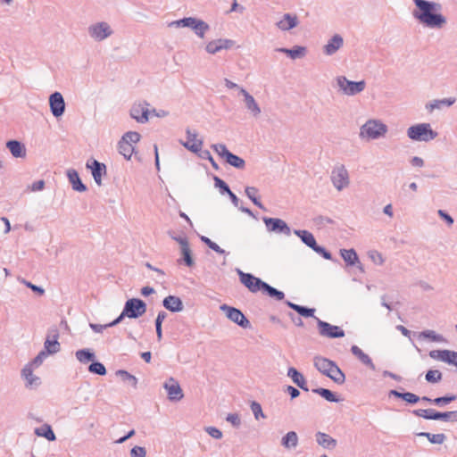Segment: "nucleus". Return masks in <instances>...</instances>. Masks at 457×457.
<instances>
[{
  "instance_id": "obj_1",
  "label": "nucleus",
  "mask_w": 457,
  "mask_h": 457,
  "mask_svg": "<svg viewBox=\"0 0 457 457\" xmlns=\"http://www.w3.org/2000/svg\"><path fill=\"white\" fill-rule=\"evenodd\" d=\"M416 8L413 16L421 24L428 28L440 29L446 23L445 17L441 13V5L427 0H414Z\"/></svg>"
},
{
  "instance_id": "obj_2",
  "label": "nucleus",
  "mask_w": 457,
  "mask_h": 457,
  "mask_svg": "<svg viewBox=\"0 0 457 457\" xmlns=\"http://www.w3.org/2000/svg\"><path fill=\"white\" fill-rule=\"evenodd\" d=\"M145 311L146 305L142 300L138 298H131L126 302L124 309L120 315L111 323L106 324L105 327H112L120 323L124 317L137 319L142 316L145 312Z\"/></svg>"
},
{
  "instance_id": "obj_3",
  "label": "nucleus",
  "mask_w": 457,
  "mask_h": 457,
  "mask_svg": "<svg viewBox=\"0 0 457 457\" xmlns=\"http://www.w3.org/2000/svg\"><path fill=\"white\" fill-rule=\"evenodd\" d=\"M314 365L319 371L330 378L336 383L342 384L345 382V374L328 359L317 357L314 360Z\"/></svg>"
},
{
  "instance_id": "obj_4",
  "label": "nucleus",
  "mask_w": 457,
  "mask_h": 457,
  "mask_svg": "<svg viewBox=\"0 0 457 457\" xmlns=\"http://www.w3.org/2000/svg\"><path fill=\"white\" fill-rule=\"evenodd\" d=\"M437 135V132L432 129L429 123L416 124L407 129V136L414 141H431Z\"/></svg>"
},
{
  "instance_id": "obj_5",
  "label": "nucleus",
  "mask_w": 457,
  "mask_h": 457,
  "mask_svg": "<svg viewBox=\"0 0 457 457\" xmlns=\"http://www.w3.org/2000/svg\"><path fill=\"white\" fill-rule=\"evenodd\" d=\"M140 140V135L135 131H129L119 142V151L126 159H130L135 150V144Z\"/></svg>"
},
{
  "instance_id": "obj_6",
  "label": "nucleus",
  "mask_w": 457,
  "mask_h": 457,
  "mask_svg": "<svg viewBox=\"0 0 457 457\" xmlns=\"http://www.w3.org/2000/svg\"><path fill=\"white\" fill-rule=\"evenodd\" d=\"M387 130L385 124L371 120L367 121L361 129V136L367 138H377L380 136H384Z\"/></svg>"
},
{
  "instance_id": "obj_7",
  "label": "nucleus",
  "mask_w": 457,
  "mask_h": 457,
  "mask_svg": "<svg viewBox=\"0 0 457 457\" xmlns=\"http://www.w3.org/2000/svg\"><path fill=\"white\" fill-rule=\"evenodd\" d=\"M213 150L222 158L224 159L230 165L238 168L243 169L245 167V161L240 158L237 155L233 154L230 153L225 145L222 144H217L212 145Z\"/></svg>"
},
{
  "instance_id": "obj_8",
  "label": "nucleus",
  "mask_w": 457,
  "mask_h": 457,
  "mask_svg": "<svg viewBox=\"0 0 457 457\" xmlns=\"http://www.w3.org/2000/svg\"><path fill=\"white\" fill-rule=\"evenodd\" d=\"M220 310L231 321L237 323L240 327L245 328L250 326L249 320L245 318L240 310L228 306L226 304L221 305Z\"/></svg>"
},
{
  "instance_id": "obj_9",
  "label": "nucleus",
  "mask_w": 457,
  "mask_h": 457,
  "mask_svg": "<svg viewBox=\"0 0 457 457\" xmlns=\"http://www.w3.org/2000/svg\"><path fill=\"white\" fill-rule=\"evenodd\" d=\"M337 84L345 94L350 96L361 92L365 87V82L363 80L353 82L346 79L345 77H339L337 79Z\"/></svg>"
},
{
  "instance_id": "obj_10",
  "label": "nucleus",
  "mask_w": 457,
  "mask_h": 457,
  "mask_svg": "<svg viewBox=\"0 0 457 457\" xmlns=\"http://www.w3.org/2000/svg\"><path fill=\"white\" fill-rule=\"evenodd\" d=\"M414 413L420 417H422L426 420H448L452 418L457 417V412L455 411H448V412H438L432 409H420L414 411Z\"/></svg>"
},
{
  "instance_id": "obj_11",
  "label": "nucleus",
  "mask_w": 457,
  "mask_h": 457,
  "mask_svg": "<svg viewBox=\"0 0 457 457\" xmlns=\"http://www.w3.org/2000/svg\"><path fill=\"white\" fill-rule=\"evenodd\" d=\"M148 104L145 102L135 103L130 110V115L137 122L145 123L149 119L151 112L147 108Z\"/></svg>"
},
{
  "instance_id": "obj_12",
  "label": "nucleus",
  "mask_w": 457,
  "mask_h": 457,
  "mask_svg": "<svg viewBox=\"0 0 457 457\" xmlns=\"http://www.w3.org/2000/svg\"><path fill=\"white\" fill-rule=\"evenodd\" d=\"M240 281L244 284L252 293H256L258 291H262L263 284L265 282L262 281L260 278L253 276L249 273H244L239 271Z\"/></svg>"
},
{
  "instance_id": "obj_13",
  "label": "nucleus",
  "mask_w": 457,
  "mask_h": 457,
  "mask_svg": "<svg viewBox=\"0 0 457 457\" xmlns=\"http://www.w3.org/2000/svg\"><path fill=\"white\" fill-rule=\"evenodd\" d=\"M320 328V335L327 337H343L345 336V332L337 326L330 325L328 322L319 320L318 322Z\"/></svg>"
},
{
  "instance_id": "obj_14",
  "label": "nucleus",
  "mask_w": 457,
  "mask_h": 457,
  "mask_svg": "<svg viewBox=\"0 0 457 457\" xmlns=\"http://www.w3.org/2000/svg\"><path fill=\"white\" fill-rule=\"evenodd\" d=\"M332 181L338 190H341L349 184L348 172L345 167H338L333 170Z\"/></svg>"
},
{
  "instance_id": "obj_15",
  "label": "nucleus",
  "mask_w": 457,
  "mask_h": 457,
  "mask_svg": "<svg viewBox=\"0 0 457 457\" xmlns=\"http://www.w3.org/2000/svg\"><path fill=\"white\" fill-rule=\"evenodd\" d=\"M430 357L436 360L453 364L457 367V353L449 350H437L432 351L429 353Z\"/></svg>"
},
{
  "instance_id": "obj_16",
  "label": "nucleus",
  "mask_w": 457,
  "mask_h": 457,
  "mask_svg": "<svg viewBox=\"0 0 457 457\" xmlns=\"http://www.w3.org/2000/svg\"><path fill=\"white\" fill-rule=\"evenodd\" d=\"M49 104L52 113L55 117H59L63 113L65 104L63 97L60 93L55 92L53 95H51L49 98Z\"/></svg>"
},
{
  "instance_id": "obj_17",
  "label": "nucleus",
  "mask_w": 457,
  "mask_h": 457,
  "mask_svg": "<svg viewBox=\"0 0 457 457\" xmlns=\"http://www.w3.org/2000/svg\"><path fill=\"white\" fill-rule=\"evenodd\" d=\"M164 387L167 390L170 400L179 401L183 397L179 384L172 378L164 384Z\"/></svg>"
},
{
  "instance_id": "obj_18",
  "label": "nucleus",
  "mask_w": 457,
  "mask_h": 457,
  "mask_svg": "<svg viewBox=\"0 0 457 457\" xmlns=\"http://www.w3.org/2000/svg\"><path fill=\"white\" fill-rule=\"evenodd\" d=\"M90 34L96 39L103 40L112 34V30L107 23L101 22L90 28Z\"/></svg>"
},
{
  "instance_id": "obj_19",
  "label": "nucleus",
  "mask_w": 457,
  "mask_h": 457,
  "mask_svg": "<svg viewBox=\"0 0 457 457\" xmlns=\"http://www.w3.org/2000/svg\"><path fill=\"white\" fill-rule=\"evenodd\" d=\"M87 167L91 170L95 181L101 185L102 177L106 173L105 165L93 160L91 163L87 162Z\"/></svg>"
},
{
  "instance_id": "obj_20",
  "label": "nucleus",
  "mask_w": 457,
  "mask_h": 457,
  "mask_svg": "<svg viewBox=\"0 0 457 457\" xmlns=\"http://www.w3.org/2000/svg\"><path fill=\"white\" fill-rule=\"evenodd\" d=\"M233 46V41L228 39H218L211 41L206 46V51L210 54H215L222 49L230 48Z\"/></svg>"
},
{
  "instance_id": "obj_21",
  "label": "nucleus",
  "mask_w": 457,
  "mask_h": 457,
  "mask_svg": "<svg viewBox=\"0 0 457 457\" xmlns=\"http://www.w3.org/2000/svg\"><path fill=\"white\" fill-rule=\"evenodd\" d=\"M187 139L183 143L184 146L192 152H198L202 149L203 142L197 137L196 133H192L190 130L187 131Z\"/></svg>"
},
{
  "instance_id": "obj_22",
  "label": "nucleus",
  "mask_w": 457,
  "mask_h": 457,
  "mask_svg": "<svg viewBox=\"0 0 457 457\" xmlns=\"http://www.w3.org/2000/svg\"><path fill=\"white\" fill-rule=\"evenodd\" d=\"M264 222L267 226V228L270 231H286L287 233L289 232V228L286 222L280 219H275V218H265Z\"/></svg>"
},
{
  "instance_id": "obj_23",
  "label": "nucleus",
  "mask_w": 457,
  "mask_h": 457,
  "mask_svg": "<svg viewBox=\"0 0 457 457\" xmlns=\"http://www.w3.org/2000/svg\"><path fill=\"white\" fill-rule=\"evenodd\" d=\"M295 234L301 237V239L315 252L323 251L322 247H320L312 233L307 230H297Z\"/></svg>"
},
{
  "instance_id": "obj_24",
  "label": "nucleus",
  "mask_w": 457,
  "mask_h": 457,
  "mask_svg": "<svg viewBox=\"0 0 457 457\" xmlns=\"http://www.w3.org/2000/svg\"><path fill=\"white\" fill-rule=\"evenodd\" d=\"M163 306L173 312H180L183 309V303L181 300L174 295H169L163 300Z\"/></svg>"
},
{
  "instance_id": "obj_25",
  "label": "nucleus",
  "mask_w": 457,
  "mask_h": 457,
  "mask_svg": "<svg viewBox=\"0 0 457 457\" xmlns=\"http://www.w3.org/2000/svg\"><path fill=\"white\" fill-rule=\"evenodd\" d=\"M6 146L14 157H25L26 149L24 145L19 141L10 140L7 142Z\"/></svg>"
},
{
  "instance_id": "obj_26",
  "label": "nucleus",
  "mask_w": 457,
  "mask_h": 457,
  "mask_svg": "<svg viewBox=\"0 0 457 457\" xmlns=\"http://www.w3.org/2000/svg\"><path fill=\"white\" fill-rule=\"evenodd\" d=\"M277 25L282 30H288L297 25V17L288 13L285 14Z\"/></svg>"
},
{
  "instance_id": "obj_27",
  "label": "nucleus",
  "mask_w": 457,
  "mask_h": 457,
  "mask_svg": "<svg viewBox=\"0 0 457 457\" xmlns=\"http://www.w3.org/2000/svg\"><path fill=\"white\" fill-rule=\"evenodd\" d=\"M287 375L292 378L294 383L296 384L300 388L308 391L304 377L300 372H298L295 368H289Z\"/></svg>"
},
{
  "instance_id": "obj_28",
  "label": "nucleus",
  "mask_w": 457,
  "mask_h": 457,
  "mask_svg": "<svg viewBox=\"0 0 457 457\" xmlns=\"http://www.w3.org/2000/svg\"><path fill=\"white\" fill-rule=\"evenodd\" d=\"M241 93L245 97V105L248 108V110H250L253 113V115H259L261 110L257 103L255 102L254 98L243 88L241 89Z\"/></svg>"
},
{
  "instance_id": "obj_29",
  "label": "nucleus",
  "mask_w": 457,
  "mask_h": 457,
  "mask_svg": "<svg viewBox=\"0 0 457 457\" xmlns=\"http://www.w3.org/2000/svg\"><path fill=\"white\" fill-rule=\"evenodd\" d=\"M343 46V38L336 35L325 46V52L327 54L330 55L337 51Z\"/></svg>"
},
{
  "instance_id": "obj_30",
  "label": "nucleus",
  "mask_w": 457,
  "mask_h": 457,
  "mask_svg": "<svg viewBox=\"0 0 457 457\" xmlns=\"http://www.w3.org/2000/svg\"><path fill=\"white\" fill-rule=\"evenodd\" d=\"M316 440L324 448H334L337 445V441L334 438L321 432L317 433Z\"/></svg>"
},
{
  "instance_id": "obj_31",
  "label": "nucleus",
  "mask_w": 457,
  "mask_h": 457,
  "mask_svg": "<svg viewBox=\"0 0 457 457\" xmlns=\"http://www.w3.org/2000/svg\"><path fill=\"white\" fill-rule=\"evenodd\" d=\"M53 339L47 338L45 342V349L46 355L55 353L60 350V344L58 343L57 340L58 334L56 331L53 335Z\"/></svg>"
},
{
  "instance_id": "obj_32",
  "label": "nucleus",
  "mask_w": 457,
  "mask_h": 457,
  "mask_svg": "<svg viewBox=\"0 0 457 457\" xmlns=\"http://www.w3.org/2000/svg\"><path fill=\"white\" fill-rule=\"evenodd\" d=\"M351 351H352L353 354L355 355L357 358H359V360L362 363L374 369V364H373L371 359L370 358V356L368 354L363 353V351L360 347H358L357 345H353L351 348Z\"/></svg>"
},
{
  "instance_id": "obj_33",
  "label": "nucleus",
  "mask_w": 457,
  "mask_h": 457,
  "mask_svg": "<svg viewBox=\"0 0 457 457\" xmlns=\"http://www.w3.org/2000/svg\"><path fill=\"white\" fill-rule=\"evenodd\" d=\"M68 177H69L71 183L72 184L74 190L79 191V192L86 190V187L81 183L77 171H75L73 170H69Z\"/></svg>"
},
{
  "instance_id": "obj_34",
  "label": "nucleus",
  "mask_w": 457,
  "mask_h": 457,
  "mask_svg": "<svg viewBox=\"0 0 457 457\" xmlns=\"http://www.w3.org/2000/svg\"><path fill=\"white\" fill-rule=\"evenodd\" d=\"M455 102L454 98H445L443 100H434L432 103L427 105V109L429 112H433L435 109H440L444 105L451 106Z\"/></svg>"
},
{
  "instance_id": "obj_35",
  "label": "nucleus",
  "mask_w": 457,
  "mask_h": 457,
  "mask_svg": "<svg viewBox=\"0 0 457 457\" xmlns=\"http://www.w3.org/2000/svg\"><path fill=\"white\" fill-rule=\"evenodd\" d=\"M35 433L39 436L46 437L49 441H54L55 439L54 433L49 425H43L40 428H36Z\"/></svg>"
},
{
  "instance_id": "obj_36",
  "label": "nucleus",
  "mask_w": 457,
  "mask_h": 457,
  "mask_svg": "<svg viewBox=\"0 0 457 457\" xmlns=\"http://www.w3.org/2000/svg\"><path fill=\"white\" fill-rule=\"evenodd\" d=\"M298 443V437L295 432L291 431L288 432L283 438H282V445L286 448L295 447L297 445Z\"/></svg>"
},
{
  "instance_id": "obj_37",
  "label": "nucleus",
  "mask_w": 457,
  "mask_h": 457,
  "mask_svg": "<svg viewBox=\"0 0 457 457\" xmlns=\"http://www.w3.org/2000/svg\"><path fill=\"white\" fill-rule=\"evenodd\" d=\"M391 394L398 398H402L403 400H404L405 402L410 403H416L420 400V397L418 395H416L415 394H412V393H409V392L408 393H399L395 390H392Z\"/></svg>"
},
{
  "instance_id": "obj_38",
  "label": "nucleus",
  "mask_w": 457,
  "mask_h": 457,
  "mask_svg": "<svg viewBox=\"0 0 457 457\" xmlns=\"http://www.w3.org/2000/svg\"><path fill=\"white\" fill-rule=\"evenodd\" d=\"M287 305L303 317H312L314 314V312H315L314 309H309V308L293 303L291 302H288Z\"/></svg>"
},
{
  "instance_id": "obj_39",
  "label": "nucleus",
  "mask_w": 457,
  "mask_h": 457,
  "mask_svg": "<svg viewBox=\"0 0 457 457\" xmlns=\"http://www.w3.org/2000/svg\"><path fill=\"white\" fill-rule=\"evenodd\" d=\"M181 251L186 264L191 267L194 264V261L191 257V251L187 241H181Z\"/></svg>"
},
{
  "instance_id": "obj_40",
  "label": "nucleus",
  "mask_w": 457,
  "mask_h": 457,
  "mask_svg": "<svg viewBox=\"0 0 457 457\" xmlns=\"http://www.w3.org/2000/svg\"><path fill=\"white\" fill-rule=\"evenodd\" d=\"M341 256L345 260V262L350 265L355 264V262L358 261L357 253L353 249L342 250Z\"/></svg>"
},
{
  "instance_id": "obj_41",
  "label": "nucleus",
  "mask_w": 457,
  "mask_h": 457,
  "mask_svg": "<svg viewBox=\"0 0 457 457\" xmlns=\"http://www.w3.org/2000/svg\"><path fill=\"white\" fill-rule=\"evenodd\" d=\"M262 292L267 293L270 297L276 298L277 300H283L285 295L283 292L277 290L276 288L270 287L267 283L263 284Z\"/></svg>"
},
{
  "instance_id": "obj_42",
  "label": "nucleus",
  "mask_w": 457,
  "mask_h": 457,
  "mask_svg": "<svg viewBox=\"0 0 457 457\" xmlns=\"http://www.w3.org/2000/svg\"><path fill=\"white\" fill-rule=\"evenodd\" d=\"M420 436L427 437L428 441L432 444L441 445L445 440V436L444 434H431L428 432H423L420 433Z\"/></svg>"
},
{
  "instance_id": "obj_43",
  "label": "nucleus",
  "mask_w": 457,
  "mask_h": 457,
  "mask_svg": "<svg viewBox=\"0 0 457 457\" xmlns=\"http://www.w3.org/2000/svg\"><path fill=\"white\" fill-rule=\"evenodd\" d=\"M279 51L286 53L288 56H290L292 59H295L297 57H301L304 55L305 48L302 46H297L294 49H279Z\"/></svg>"
},
{
  "instance_id": "obj_44",
  "label": "nucleus",
  "mask_w": 457,
  "mask_h": 457,
  "mask_svg": "<svg viewBox=\"0 0 457 457\" xmlns=\"http://www.w3.org/2000/svg\"><path fill=\"white\" fill-rule=\"evenodd\" d=\"M208 29H209V26L205 22H204L203 21H200V20H196V21L193 27V29L195 30V32L202 38L204 37V33L208 30Z\"/></svg>"
},
{
  "instance_id": "obj_45",
  "label": "nucleus",
  "mask_w": 457,
  "mask_h": 457,
  "mask_svg": "<svg viewBox=\"0 0 457 457\" xmlns=\"http://www.w3.org/2000/svg\"><path fill=\"white\" fill-rule=\"evenodd\" d=\"M442 379V373L437 370H428L426 374V380L429 383H436Z\"/></svg>"
},
{
  "instance_id": "obj_46",
  "label": "nucleus",
  "mask_w": 457,
  "mask_h": 457,
  "mask_svg": "<svg viewBox=\"0 0 457 457\" xmlns=\"http://www.w3.org/2000/svg\"><path fill=\"white\" fill-rule=\"evenodd\" d=\"M257 193H258V190L257 188L253 187H247L245 188V194L246 195L253 201V203L257 205L258 207H262V204L260 203V201L258 200V198L256 197L257 195Z\"/></svg>"
},
{
  "instance_id": "obj_47",
  "label": "nucleus",
  "mask_w": 457,
  "mask_h": 457,
  "mask_svg": "<svg viewBox=\"0 0 457 457\" xmlns=\"http://www.w3.org/2000/svg\"><path fill=\"white\" fill-rule=\"evenodd\" d=\"M313 392L317 393L318 395H320V396H322L328 402H337V399L335 397L334 394L328 389L318 388V389L313 390Z\"/></svg>"
},
{
  "instance_id": "obj_48",
  "label": "nucleus",
  "mask_w": 457,
  "mask_h": 457,
  "mask_svg": "<svg viewBox=\"0 0 457 457\" xmlns=\"http://www.w3.org/2000/svg\"><path fill=\"white\" fill-rule=\"evenodd\" d=\"M22 376L29 385L34 384L37 380V378L34 377L33 375L31 365H28L22 370Z\"/></svg>"
},
{
  "instance_id": "obj_49",
  "label": "nucleus",
  "mask_w": 457,
  "mask_h": 457,
  "mask_svg": "<svg viewBox=\"0 0 457 457\" xmlns=\"http://www.w3.org/2000/svg\"><path fill=\"white\" fill-rule=\"evenodd\" d=\"M76 356L79 361L87 362L94 358L93 353L87 350H79L76 353Z\"/></svg>"
},
{
  "instance_id": "obj_50",
  "label": "nucleus",
  "mask_w": 457,
  "mask_h": 457,
  "mask_svg": "<svg viewBox=\"0 0 457 457\" xmlns=\"http://www.w3.org/2000/svg\"><path fill=\"white\" fill-rule=\"evenodd\" d=\"M89 371L98 375H104L106 373L105 367L100 362H94L90 364Z\"/></svg>"
},
{
  "instance_id": "obj_51",
  "label": "nucleus",
  "mask_w": 457,
  "mask_h": 457,
  "mask_svg": "<svg viewBox=\"0 0 457 457\" xmlns=\"http://www.w3.org/2000/svg\"><path fill=\"white\" fill-rule=\"evenodd\" d=\"M196 20L197 19H195V18L188 17V18H184L182 20L177 21L174 23L178 27L183 26V27H190L193 29Z\"/></svg>"
},
{
  "instance_id": "obj_52",
  "label": "nucleus",
  "mask_w": 457,
  "mask_h": 457,
  "mask_svg": "<svg viewBox=\"0 0 457 457\" xmlns=\"http://www.w3.org/2000/svg\"><path fill=\"white\" fill-rule=\"evenodd\" d=\"M251 410L256 420H259L260 417L264 418V414L262 413V406L256 402H253L251 403Z\"/></svg>"
},
{
  "instance_id": "obj_53",
  "label": "nucleus",
  "mask_w": 457,
  "mask_h": 457,
  "mask_svg": "<svg viewBox=\"0 0 457 457\" xmlns=\"http://www.w3.org/2000/svg\"><path fill=\"white\" fill-rule=\"evenodd\" d=\"M369 256L372 260V262L376 264H382L384 262L382 254L380 253H378V251L370 252Z\"/></svg>"
},
{
  "instance_id": "obj_54",
  "label": "nucleus",
  "mask_w": 457,
  "mask_h": 457,
  "mask_svg": "<svg viewBox=\"0 0 457 457\" xmlns=\"http://www.w3.org/2000/svg\"><path fill=\"white\" fill-rule=\"evenodd\" d=\"M202 241L204 242L213 251L220 253H223V250H221L216 243L212 242L208 237H202Z\"/></svg>"
},
{
  "instance_id": "obj_55",
  "label": "nucleus",
  "mask_w": 457,
  "mask_h": 457,
  "mask_svg": "<svg viewBox=\"0 0 457 457\" xmlns=\"http://www.w3.org/2000/svg\"><path fill=\"white\" fill-rule=\"evenodd\" d=\"M131 456L132 457H145V450L140 446H135L131 449Z\"/></svg>"
},
{
  "instance_id": "obj_56",
  "label": "nucleus",
  "mask_w": 457,
  "mask_h": 457,
  "mask_svg": "<svg viewBox=\"0 0 457 457\" xmlns=\"http://www.w3.org/2000/svg\"><path fill=\"white\" fill-rule=\"evenodd\" d=\"M456 399L454 395L453 396H445V397H438L433 400V403L436 404H446L450 402H453Z\"/></svg>"
},
{
  "instance_id": "obj_57",
  "label": "nucleus",
  "mask_w": 457,
  "mask_h": 457,
  "mask_svg": "<svg viewBox=\"0 0 457 457\" xmlns=\"http://www.w3.org/2000/svg\"><path fill=\"white\" fill-rule=\"evenodd\" d=\"M46 356V353L45 351L39 353L38 355L33 360V361L29 365H31L32 367L33 366H36V367L39 366L42 363V361H43V360L45 359Z\"/></svg>"
},
{
  "instance_id": "obj_58",
  "label": "nucleus",
  "mask_w": 457,
  "mask_h": 457,
  "mask_svg": "<svg viewBox=\"0 0 457 457\" xmlns=\"http://www.w3.org/2000/svg\"><path fill=\"white\" fill-rule=\"evenodd\" d=\"M207 432L209 433V435L211 436H212L213 438H220L222 436V433L220 430H219L218 428H213V427H210L208 428L207 429Z\"/></svg>"
},
{
  "instance_id": "obj_59",
  "label": "nucleus",
  "mask_w": 457,
  "mask_h": 457,
  "mask_svg": "<svg viewBox=\"0 0 457 457\" xmlns=\"http://www.w3.org/2000/svg\"><path fill=\"white\" fill-rule=\"evenodd\" d=\"M227 420L231 422L234 426H238L240 424V420L237 414H228Z\"/></svg>"
},
{
  "instance_id": "obj_60",
  "label": "nucleus",
  "mask_w": 457,
  "mask_h": 457,
  "mask_svg": "<svg viewBox=\"0 0 457 457\" xmlns=\"http://www.w3.org/2000/svg\"><path fill=\"white\" fill-rule=\"evenodd\" d=\"M44 187H45L44 180H38V181L34 182L31 185V190L32 191H39V190H42L44 188Z\"/></svg>"
},
{
  "instance_id": "obj_61",
  "label": "nucleus",
  "mask_w": 457,
  "mask_h": 457,
  "mask_svg": "<svg viewBox=\"0 0 457 457\" xmlns=\"http://www.w3.org/2000/svg\"><path fill=\"white\" fill-rule=\"evenodd\" d=\"M438 214L449 224V225H452L453 223V218L448 215L447 213H445V212H443L442 210H439L438 211Z\"/></svg>"
},
{
  "instance_id": "obj_62",
  "label": "nucleus",
  "mask_w": 457,
  "mask_h": 457,
  "mask_svg": "<svg viewBox=\"0 0 457 457\" xmlns=\"http://www.w3.org/2000/svg\"><path fill=\"white\" fill-rule=\"evenodd\" d=\"M166 318V313L163 312H161L158 313L156 320H155V326H162V321Z\"/></svg>"
},
{
  "instance_id": "obj_63",
  "label": "nucleus",
  "mask_w": 457,
  "mask_h": 457,
  "mask_svg": "<svg viewBox=\"0 0 457 457\" xmlns=\"http://www.w3.org/2000/svg\"><path fill=\"white\" fill-rule=\"evenodd\" d=\"M25 284H26V286L28 287L31 288L34 292H37L39 295H43L44 294V289H42L41 287H38L31 284L30 282H26Z\"/></svg>"
},
{
  "instance_id": "obj_64",
  "label": "nucleus",
  "mask_w": 457,
  "mask_h": 457,
  "mask_svg": "<svg viewBox=\"0 0 457 457\" xmlns=\"http://www.w3.org/2000/svg\"><path fill=\"white\" fill-rule=\"evenodd\" d=\"M411 162L413 166H417V167H422L424 164L423 160L420 157H413L411 159Z\"/></svg>"
}]
</instances>
